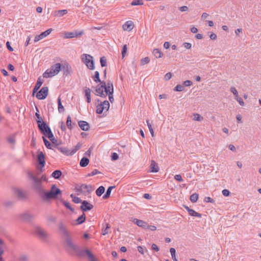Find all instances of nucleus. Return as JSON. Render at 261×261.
Instances as JSON below:
<instances>
[{
  "label": "nucleus",
  "mask_w": 261,
  "mask_h": 261,
  "mask_svg": "<svg viewBox=\"0 0 261 261\" xmlns=\"http://www.w3.org/2000/svg\"><path fill=\"white\" fill-rule=\"evenodd\" d=\"M67 251L72 254V251H74L79 257H83L87 256L88 258L92 256V253L88 248L83 249L73 243L71 242L69 244L65 247Z\"/></svg>",
  "instance_id": "1"
},
{
  "label": "nucleus",
  "mask_w": 261,
  "mask_h": 261,
  "mask_svg": "<svg viewBox=\"0 0 261 261\" xmlns=\"http://www.w3.org/2000/svg\"><path fill=\"white\" fill-rule=\"evenodd\" d=\"M62 191L58 188L56 184L51 186L49 191L44 189L40 195V197L44 201H48L51 199H57L59 195H62Z\"/></svg>",
  "instance_id": "2"
},
{
  "label": "nucleus",
  "mask_w": 261,
  "mask_h": 261,
  "mask_svg": "<svg viewBox=\"0 0 261 261\" xmlns=\"http://www.w3.org/2000/svg\"><path fill=\"white\" fill-rule=\"evenodd\" d=\"M27 173H28V176L29 178L30 179H31L33 181L32 187H33L34 190L40 196L44 190L42 187L41 179H40L39 178L37 177L31 171H28Z\"/></svg>",
  "instance_id": "3"
},
{
  "label": "nucleus",
  "mask_w": 261,
  "mask_h": 261,
  "mask_svg": "<svg viewBox=\"0 0 261 261\" xmlns=\"http://www.w3.org/2000/svg\"><path fill=\"white\" fill-rule=\"evenodd\" d=\"M62 64L57 63L53 65L49 69H47L43 74L44 78L51 77L58 74L62 70Z\"/></svg>",
  "instance_id": "4"
},
{
  "label": "nucleus",
  "mask_w": 261,
  "mask_h": 261,
  "mask_svg": "<svg viewBox=\"0 0 261 261\" xmlns=\"http://www.w3.org/2000/svg\"><path fill=\"white\" fill-rule=\"evenodd\" d=\"M59 228L64 236L65 247L72 242L71 237L62 222L59 224Z\"/></svg>",
  "instance_id": "5"
},
{
  "label": "nucleus",
  "mask_w": 261,
  "mask_h": 261,
  "mask_svg": "<svg viewBox=\"0 0 261 261\" xmlns=\"http://www.w3.org/2000/svg\"><path fill=\"white\" fill-rule=\"evenodd\" d=\"M81 59L88 69L90 70H94L95 69L93 57L91 55L84 54L81 56Z\"/></svg>",
  "instance_id": "6"
},
{
  "label": "nucleus",
  "mask_w": 261,
  "mask_h": 261,
  "mask_svg": "<svg viewBox=\"0 0 261 261\" xmlns=\"http://www.w3.org/2000/svg\"><path fill=\"white\" fill-rule=\"evenodd\" d=\"M37 162H38V169L40 172L44 171V167L45 165V155L41 151L37 152Z\"/></svg>",
  "instance_id": "7"
},
{
  "label": "nucleus",
  "mask_w": 261,
  "mask_h": 261,
  "mask_svg": "<svg viewBox=\"0 0 261 261\" xmlns=\"http://www.w3.org/2000/svg\"><path fill=\"white\" fill-rule=\"evenodd\" d=\"M34 234L41 240L45 241L48 236V233L39 226L34 227Z\"/></svg>",
  "instance_id": "8"
},
{
  "label": "nucleus",
  "mask_w": 261,
  "mask_h": 261,
  "mask_svg": "<svg viewBox=\"0 0 261 261\" xmlns=\"http://www.w3.org/2000/svg\"><path fill=\"white\" fill-rule=\"evenodd\" d=\"M38 127L40 132L46 137L52 133L50 128L45 121L38 124Z\"/></svg>",
  "instance_id": "9"
},
{
  "label": "nucleus",
  "mask_w": 261,
  "mask_h": 261,
  "mask_svg": "<svg viewBox=\"0 0 261 261\" xmlns=\"http://www.w3.org/2000/svg\"><path fill=\"white\" fill-rule=\"evenodd\" d=\"M110 103L106 100L96 106V113L98 114H101L103 111H108L110 108Z\"/></svg>",
  "instance_id": "10"
},
{
  "label": "nucleus",
  "mask_w": 261,
  "mask_h": 261,
  "mask_svg": "<svg viewBox=\"0 0 261 261\" xmlns=\"http://www.w3.org/2000/svg\"><path fill=\"white\" fill-rule=\"evenodd\" d=\"M84 31H77L76 30L74 32H65L64 33V38L65 39H70L73 38L75 37H79L84 34Z\"/></svg>",
  "instance_id": "11"
},
{
  "label": "nucleus",
  "mask_w": 261,
  "mask_h": 261,
  "mask_svg": "<svg viewBox=\"0 0 261 261\" xmlns=\"http://www.w3.org/2000/svg\"><path fill=\"white\" fill-rule=\"evenodd\" d=\"M19 217L22 221L30 223L32 219L34 218L35 215L30 213L29 212H25L19 214Z\"/></svg>",
  "instance_id": "12"
},
{
  "label": "nucleus",
  "mask_w": 261,
  "mask_h": 261,
  "mask_svg": "<svg viewBox=\"0 0 261 261\" xmlns=\"http://www.w3.org/2000/svg\"><path fill=\"white\" fill-rule=\"evenodd\" d=\"M48 93L47 87H43L36 94V97L39 100H43L46 98Z\"/></svg>",
  "instance_id": "13"
},
{
  "label": "nucleus",
  "mask_w": 261,
  "mask_h": 261,
  "mask_svg": "<svg viewBox=\"0 0 261 261\" xmlns=\"http://www.w3.org/2000/svg\"><path fill=\"white\" fill-rule=\"evenodd\" d=\"M63 75L68 76L71 75L73 71L71 66L67 62L62 64V70Z\"/></svg>",
  "instance_id": "14"
},
{
  "label": "nucleus",
  "mask_w": 261,
  "mask_h": 261,
  "mask_svg": "<svg viewBox=\"0 0 261 261\" xmlns=\"http://www.w3.org/2000/svg\"><path fill=\"white\" fill-rule=\"evenodd\" d=\"M93 208V205L87 200H83L80 206V209L83 213L91 210Z\"/></svg>",
  "instance_id": "15"
},
{
  "label": "nucleus",
  "mask_w": 261,
  "mask_h": 261,
  "mask_svg": "<svg viewBox=\"0 0 261 261\" xmlns=\"http://www.w3.org/2000/svg\"><path fill=\"white\" fill-rule=\"evenodd\" d=\"M133 222L142 228L147 229V223L146 222L137 218H134L133 220Z\"/></svg>",
  "instance_id": "16"
},
{
  "label": "nucleus",
  "mask_w": 261,
  "mask_h": 261,
  "mask_svg": "<svg viewBox=\"0 0 261 261\" xmlns=\"http://www.w3.org/2000/svg\"><path fill=\"white\" fill-rule=\"evenodd\" d=\"M78 124L82 130L88 131L90 129L89 124L85 121L80 120L78 122Z\"/></svg>",
  "instance_id": "17"
},
{
  "label": "nucleus",
  "mask_w": 261,
  "mask_h": 261,
  "mask_svg": "<svg viewBox=\"0 0 261 261\" xmlns=\"http://www.w3.org/2000/svg\"><path fill=\"white\" fill-rule=\"evenodd\" d=\"M134 25L132 21H127L123 25L122 28L124 31H130L134 28Z\"/></svg>",
  "instance_id": "18"
},
{
  "label": "nucleus",
  "mask_w": 261,
  "mask_h": 261,
  "mask_svg": "<svg viewBox=\"0 0 261 261\" xmlns=\"http://www.w3.org/2000/svg\"><path fill=\"white\" fill-rule=\"evenodd\" d=\"M48 138V139L52 142L54 145L55 146H58L62 144V142L60 141L59 142L57 139H56L54 136V134L52 133H51L48 136H47Z\"/></svg>",
  "instance_id": "19"
},
{
  "label": "nucleus",
  "mask_w": 261,
  "mask_h": 261,
  "mask_svg": "<svg viewBox=\"0 0 261 261\" xmlns=\"http://www.w3.org/2000/svg\"><path fill=\"white\" fill-rule=\"evenodd\" d=\"M14 193L16 195L18 198L19 199H23L26 198L27 196L25 193L18 188H16L14 189Z\"/></svg>",
  "instance_id": "20"
},
{
  "label": "nucleus",
  "mask_w": 261,
  "mask_h": 261,
  "mask_svg": "<svg viewBox=\"0 0 261 261\" xmlns=\"http://www.w3.org/2000/svg\"><path fill=\"white\" fill-rule=\"evenodd\" d=\"M149 170H150V172H153V173H156L159 170V168L158 166V164L153 160H152L151 162Z\"/></svg>",
  "instance_id": "21"
},
{
  "label": "nucleus",
  "mask_w": 261,
  "mask_h": 261,
  "mask_svg": "<svg viewBox=\"0 0 261 261\" xmlns=\"http://www.w3.org/2000/svg\"><path fill=\"white\" fill-rule=\"evenodd\" d=\"M57 148L63 154L69 156L72 155L71 154V151H70L69 149H68L66 147H57Z\"/></svg>",
  "instance_id": "22"
},
{
  "label": "nucleus",
  "mask_w": 261,
  "mask_h": 261,
  "mask_svg": "<svg viewBox=\"0 0 261 261\" xmlns=\"http://www.w3.org/2000/svg\"><path fill=\"white\" fill-rule=\"evenodd\" d=\"M84 95L88 103H90L91 101V90L89 88L86 87L84 90Z\"/></svg>",
  "instance_id": "23"
},
{
  "label": "nucleus",
  "mask_w": 261,
  "mask_h": 261,
  "mask_svg": "<svg viewBox=\"0 0 261 261\" xmlns=\"http://www.w3.org/2000/svg\"><path fill=\"white\" fill-rule=\"evenodd\" d=\"M96 95L102 98H105L103 89L101 88L99 85H97L95 87Z\"/></svg>",
  "instance_id": "24"
},
{
  "label": "nucleus",
  "mask_w": 261,
  "mask_h": 261,
  "mask_svg": "<svg viewBox=\"0 0 261 261\" xmlns=\"http://www.w3.org/2000/svg\"><path fill=\"white\" fill-rule=\"evenodd\" d=\"M115 187H116L115 186H112L109 187L106 191V193L103 195L102 198L104 199H108L110 197L112 190L113 189H114V188H115Z\"/></svg>",
  "instance_id": "25"
},
{
  "label": "nucleus",
  "mask_w": 261,
  "mask_h": 261,
  "mask_svg": "<svg viewBox=\"0 0 261 261\" xmlns=\"http://www.w3.org/2000/svg\"><path fill=\"white\" fill-rule=\"evenodd\" d=\"M86 219V216L85 213H83V214L80 215L75 220L76 225H80L85 222Z\"/></svg>",
  "instance_id": "26"
},
{
  "label": "nucleus",
  "mask_w": 261,
  "mask_h": 261,
  "mask_svg": "<svg viewBox=\"0 0 261 261\" xmlns=\"http://www.w3.org/2000/svg\"><path fill=\"white\" fill-rule=\"evenodd\" d=\"M86 190L88 193H90L92 190V187L91 186H88L86 184H82L80 187V189L77 190L79 192H82L83 190Z\"/></svg>",
  "instance_id": "27"
},
{
  "label": "nucleus",
  "mask_w": 261,
  "mask_h": 261,
  "mask_svg": "<svg viewBox=\"0 0 261 261\" xmlns=\"http://www.w3.org/2000/svg\"><path fill=\"white\" fill-rule=\"evenodd\" d=\"M89 163V160L88 158L84 156L83 157L80 162V165L82 167H86Z\"/></svg>",
  "instance_id": "28"
},
{
  "label": "nucleus",
  "mask_w": 261,
  "mask_h": 261,
  "mask_svg": "<svg viewBox=\"0 0 261 261\" xmlns=\"http://www.w3.org/2000/svg\"><path fill=\"white\" fill-rule=\"evenodd\" d=\"M62 175V172L60 170H56L51 174V176L55 179H59Z\"/></svg>",
  "instance_id": "29"
},
{
  "label": "nucleus",
  "mask_w": 261,
  "mask_h": 261,
  "mask_svg": "<svg viewBox=\"0 0 261 261\" xmlns=\"http://www.w3.org/2000/svg\"><path fill=\"white\" fill-rule=\"evenodd\" d=\"M60 201L67 209H69L72 213L74 212V209L71 206L69 202L63 199H61Z\"/></svg>",
  "instance_id": "30"
},
{
  "label": "nucleus",
  "mask_w": 261,
  "mask_h": 261,
  "mask_svg": "<svg viewBox=\"0 0 261 261\" xmlns=\"http://www.w3.org/2000/svg\"><path fill=\"white\" fill-rule=\"evenodd\" d=\"M66 125L69 129H71L72 126L76 125L75 123H72L71 122V118L70 115H68L67 117Z\"/></svg>",
  "instance_id": "31"
},
{
  "label": "nucleus",
  "mask_w": 261,
  "mask_h": 261,
  "mask_svg": "<svg viewBox=\"0 0 261 261\" xmlns=\"http://www.w3.org/2000/svg\"><path fill=\"white\" fill-rule=\"evenodd\" d=\"M105 191V188L103 186H101L96 189L95 193L97 196L100 197L104 193Z\"/></svg>",
  "instance_id": "32"
},
{
  "label": "nucleus",
  "mask_w": 261,
  "mask_h": 261,
  "mask_svg": "<svg viewBox=\"0 0 261 261\" xmlns=\"http://www.w3.org/2000/svg\"><path fill=\"white\" fill-rule=\"evenodd\" d=\"M68 13V11L67 10H62L55 11L53 15L55 16H61L64 15H66Z\"/></svg>",
  "instance_id": "33"
},
{
  "label": "nucleus",
  "mask_w": 261,
  "mask_h": 261,
  "mask_svg": "<svg viewBox=\"0 0 261 261\" xmlns=\"http://www.w3.org/2000/svg\"><path fill=\"white\" fill-rule=\"evenodd\" d=\"M58 111L59 113H62L64 111L65 109L61 102V99L60 97H58L57 99Z\"/></svg>",
  "instance_id": "34"
},
{
  "label": "nucleus",
  "mask_w": 261,
  "mask_h": 261,
  "mask_svg": "<svg viewBox=\"0 0 261 261\" xmlns=\"http://www.w3.org/2000/svg\"><path fill=\"white\" fill-rule=\"evenodd\" d=\"M36 110H37V112H36L35 113V117L37 118L36 122H37V123L38 124L39 123H40L44 121L43 120L42 117L39 114V110H38V109L37 107H36Z\"/></svg>",
  "instance_id": "35"
},
{
  "label": "nucleus",
  "mask_w": 261,
  "mask_h": 261,
  "mask_svg": "<svg viewBox=\"0 0 261 261\" xmlns=\"http://www.w3.org/2000/svg\"><path fill=\"white\" fill-rule=\"evenodd\" d=\"M153 54L156 58H161L163 56V53L158 48H155L153 49Z\"/></svg>",
  "instance_id": "36"
},
{
  "label": "nucleus",
  "mask_w": 261,
  "mask_h": 261,
  "mask_svg": "<svg viewBox=\"0 0 261 261\" xmlns=\"http://www.w3.org/2000/svg\"><path fill=\"white\" fill-rule=\"evenodd\" d=\"M92 79L94 81L97 83L101 82V80L99 77V72L98 71H95L94 75L93 76Z\"/></svg>",
  "instance_id": "37"
},
{
  "label": "nucleus",
  "mask_w": 261,
  "mask_h": 261,
  "mask_svg": "<svg viewBox=\"0 0 261 261\" xmlns=\"http://www.w3.org/2000/svg\"><path fill=\"white\" fill-rule=\"evenodd\" d=\"M189 214L193 217H197L199 218H201L202 217V215L201 214L196 212L193 209H191V210L189 211Z\"/></svg>",
  "instance_id": "38"
},
{
  "label": "nucleus",
  "mask_w": 261,
  "mask_h": 261,
  "mask_svg": "<svg viewBox=\"0 0 261 261\" xmlns=\"http://www.w3.org/2000/svg\"><path fill=\"white\" fill-rule=\"evenodd\" d=\"M42 139L46 148L49 149H53L52 146L50 142L48 141L45 137H42Z\"/></svg>",
  "instance_id": "39"
},
{
  "label": "nucleus",
  "mask_w": 261,
  "mask_h": 261,
  "mask_svg": "<svg viewBox=\"0 0 261 261\" xmlns=\"http://www.w3.org/2000/svg\"><path fill=\"white\" fill-rule=\"evenodd\" d=\"M103 89L105 90V98H106L107 95L109 94L110 93H114V90H112L111 88H110L109 86H106L105 88H103Z\"/></svg>",
  "instance_id": "40"
},
{
  "label": "nucleus",
  "mask_w": 261,
  "mask_h": 261,
  "mask_svg": "<svg viewBox=\"0 0 261 261\" xmlns=\"http://www.w3.org/2000/svg\"><path fill=\"white\" fill-rule=\"evenodd\" d=\"M53 31V29H49L47 30H46L45 31L43 32H42L40 34L42 37V38H44L46 37H47L48 35H49L51 32H52Z\"/></svg>",
  "instance_id": "41"
},
{
  "label": "nucleus",
  "mask_w": 261,
  "mask_h": 261,
  "mask_svg": "<svg viewBox=\"0 0 261 261\" xmlns=\"http://www.w3.org/2000/svg\"><path fill=\"white\" fill-rule=\"evenodd\" d=\"M170 252L173 261H178L177 258H176V250L174 248H171L170 249Z\"/></svg>",
  "instance_id": "42"
},
{
  "label": "nucleus",
  "mask_w": 261,
  "mask_h": 261,
  "mask_svg": "<svg viewBox=\"0 0 261 261\" xmlns=\"http://www.w3.org/2000/svg\"><path fill=\"white\" fill-rule=\"evenodd\" d=\"M19 261H30V257L29 255L22 254H21L19 257Z\"/></svg>",
  "instance_id": "43"
},
{
  "label": "nucleus",
  "mask_w": 261,
  "mask_h": 261,
  "mask_svg": "<svg viewBox=\"0 0 261 261\" xmlns=\"http://www.w3.org/2000/svg\"><path fill=\"white\" fill-rule=\"evenodd\" d=\"M185 90L184 86L182 85H177L173 89V90L176 92H180L182 91Z\"/></svg>",
  "instance_id": "44"
},
{
  "label": "nucleus",
  "mask_w": 261,
  "mask_h": 261,
  "mask_svg": "<svg viewBox=\"0 0 261 261\" xmlns=\"http://www.w3.org/2000/svg\"><path fill=\"white\" fill-rule=\"evenodd\" d=\"M199 195L197 193H195L190 196V200L194 203L196 202L198 199Z\"/></svg>",
  "instance_id": "45"
},
{
  "label": "nucleus",
  "mask_w": 261,
  "mask_h": 261,
  "mask_svg": "<svg viewBox=\"0 0 261 261\" xmlns=\"http://www.w3.org/2000/svg\"><path fill=\"white\" fill-rule=\"evenodd\" d=\"M100 63L102 67L107 66V59L105 56L101 57L100 58Z\"/></svg>",
  "instance_id": "46"
},
{
  "label": "nucleus",
  "mask_w": 261,
  "mask_h": 261,
  "mask_svg": "<svg viewBox=\"0 0 261 261\" xmlns=\"http://www.w3.org/2000/svg\"><path fill=\"white\" fill-rule=\"evenodd\" d=\"M82 144L78 143L74 147V148L71 150L72 155L74 154L79 149H80L82 147Z\"/></svg>",
  "instance_id": "47"
},
{
  "label": "nucleus",
  "mask_w": 261,
  "mask_h": 261,
  "mask_svg": "<svg viewBox=\"0 0 261 261\" xmlns=\"http://www.w3.org/2000/svg\"><path fill=\"white\" fill-rule=\"evenodd\" d=\"M92 9L89 6H86L84 9L83 13L87 15H90L92 13Z\"/></svg>",
  "instance_id": "48"
},
{
  "label": "nucleus",
  "mask_w": 261,
  "mask_h": 261,
  "mask_svg": "<svg viewBox=\"0 0 261 261\" xmlns=\"http://www.w3.org/2000/svg\"><path fill=\"white\" fill-rule=\"evenodd\" d=\"M146 123L147 124V126H148V127L149 128V132H150V134L151 135V136L152 137H153L154 136V131H153V129L152 127L151 124L149 122V121L148 120H146Z\"/></svg>",
  "instance_id": "49"
},
{
  "label": "nucleus",
  "mask_w": 261,
  "mask_h": 261,
  "mask_svg": "<svg viewBox=\"0 0 261 261\" xmlns=\"http://www.w3.org/2000/svg\"><path fill=\"white\" fill-rule=\"evenodd\" d=\"M131 5L132 6L142 5H143V0H134L131 3Z\"/></svg>",
  "instance_id": "50"
},
{
  "label": "nucleus",
  "mask_w": 261,
  "mask_h": 261,
  "mask_svg": "<svg viewBox=\"0 0 261 261\" xmlns=\"http://www.w3.org/2000/svg\"><path fill=\"white\" fill-rule=\"evenodd\" d=\"M203 119V117L197 113L194 114V118L193 120L195 121H200Z\"/></svg>",
  "instance_id": "51"
},
{
  "label": "nucleus",
  "mask_w": 261,
  "mask_h": 261,
  "mask_svg": "<svg viewBox=\"0 0 261 261\" xmlns=\"http://www.w3.org/2000/svg\"><path fill=\"white\" fill-rule=\"evenodd\" d=\"M43 84V81L41 80V77L38 78L37 81L35 84V87L40 88Z\"/></svg>",
  "instance_id": "52"
},
{
  "label": "nucleus",
  "mask_w": 261,
  "mask_h": 261,
  "mask_svg": "<svg viewBox=\"0 0 261 261\" xmlns=\"http://www.w3.org/2000/svg\"><path fill=\"white\" fill-rule=\"evenodd\" d=\"M111 227L109 224L107 223L106 224V227L102 230V234L106 235L109 233L108 229Z\"/></svg>",
  "instance_id": "53"
},
{
  "label": "nucleus",
  "mask_w": 261,
  "mask_h": 261,
  "mask_svg": "<svg viewBox=\"0 0 261 261\" xmlns=\"http://www.w3.org/2000/svg\"><path fill=\"white\" fill-rule=\"evenodd\" d=\"M150 59L149 57H145L144 58H142L141 60V64L142 65H144L146 64H147L149 62Z\"/></svg>",
  "instance_id": "54"
},
{
  "label": "nucleus",
  "mask_w": 261,
  "mask_h": 261,
  "mask_svg": "<svg viewBox=\"0 0 261 261\" xmlns=\"http://www.w3.org/2000/svg\"><path fill=\"white\" fill-rule=\"evenodd\" d=\"M7 141L9 143H10L11 144H14L15 143V138L14 136H10L8 139Z\"/></svg>",
  "instance_id": "55"
},
{
  "label": "nucleus",
  "mask_w": 261,
  "mask_h": 261,
  "mask_svg": "<svg viewBox=\"0 0 261 261\" xmlns=\"http://www.w3.org/2000/svg\"><path fill=\"white\" fill-rule=\"evenodd\" d=\"M127 45L126 44H125L123 46L122 50H121V55H122V58H123L125 57V55L127 51Z\"/></svg>",
  "instance_id": "56"
},
{
  "label": "nucleus",
  "mask_w": 261,
  "mask_h": 261,
  "mask_svg": "<svg viewBox=\"0 0 261 261\" xmlns=\"http://www.w3.org/2000/svg\"><path fill=\"white\" fill-rule=\"evenodd\" d=\"M111 160L112 161H116L119 159L118 154L116 152H113L111 154Z\"/></svg>",
  "instance_id": "57"
},
{
  "label": "nucleus",
  "mask_w": 261,
  "mask_h": 261,
  "mask_svg": "<svg viewBox=\"0 0 261 261\" xmlns=\"http://www.w3.org/2000/svg\"><path fill=\"white\" fill-rule=\"evenodd\" d=\"M101 173L97 169H94L92 171V172H91L90 173H89L88 175H87V176H94L96 174H101Z\"/></svg>",
  "instance_id": "58"
},
{
  "label": "nucleus",
  "mask_w": 261,
  "mask_h": 261,
  "mask_svg": "<svg viewBox=\"0 0 261 261\" xmlns=\"http://www.w3.org/2000/svg\"><path fill=\"white\" fill-rule=\"evenodd\" d=\"M230 91L231 92H232L233 94V95L236 96V97H238V96H239L238 92L235 87H231L230 89Z\"/></svg>",
  "instance_id": "59"
},
{
  "label": "nucleus",
  "mask_w": 261,
  "mask_h": 261,
  "mask_svg": "<svg viewBox=\"0 0 261 261\" xmlns=\"http://www.w3.org/2000/svg\"><path fill=\"white\" fill-rule=\"evenodd\" d=\"M182 84L184 86V87H188L192 85L193 82L190 80H186L183 82Z\"/></svg>",
  "instance_id": "60"
},
{
  "label": "nucleus",
  "mask_w": 261,
  "mask_h": 261,
  "mask_svg": "<svg viewBox=\"0 0 261 261\" xmlns=\"http://www.w3.org/2000/svg\"><path fill=\"white\" fill-rule=\"evenodd\" d=\"M72 201L75 203H81L82 204L83 200H81L79 197L76 196L75 197H73V199Z\"/></svg>",
  "instance_id": "61"
},
{
  "label": "nucleus",
  "mask_w": 261,
  "mask_h": 261,
  "mask_svg": "<svg viewBox=\"0 0 261 261\" xmlns=\"http://www.w3.org/2000/svg\"><path fill=\"white\" fill-rule=\"evenodd\" d=\"M222 194L225 197L229 196L230 194V191L227 189H224L222 191Z\"/></svg>",
  "instance_id": "62"
},
{
  "label": "nucleus",
  "mask_w": 261,
  "mask_h": 261,
  "mask_svg": "<svg viewBox=\"0 0 261 261\" xmlns=\"http://www.w3.org/2000/svg\"><path fill=\"white\" fill-rule=\"evenodd\" d=\"M204 201L207 203L210 202L212 203L215 202V200L210 197H205L204 198Z\"/></svg>",
  "instance_id": "63"
},
{
  "label": "nucleus",
  "mask_w": 261,
  "mask_h": 261,
  "mask_svg": "<svg viewBox=\"0 0 261 261\" xmlns=\"http://www.w3.org/2000/svg\"><path fill=\"white\" fill-rule=\"evenodd\" d=\"M172 76V74L171 72L167 73L164 76V79L165 81L169 80Z\"/></svg>",
  "instance_id": "64"
}]
</instances>
